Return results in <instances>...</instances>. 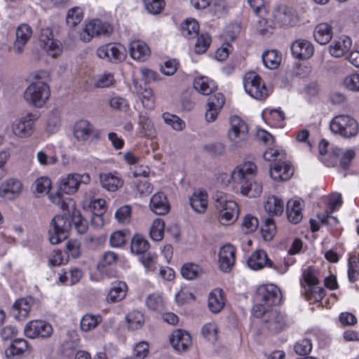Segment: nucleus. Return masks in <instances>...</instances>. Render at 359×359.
<instances>
[{"mask_svg": "<svg viewBox=\"0 0 359 359\" xmlns=\"http://www.w3.org/2000/svg\"><path fill=\"white\" fill-rule=\"evenodd\" d=\"M257 166L251 161H246L236 166L230 175H221L225 185L231 184L236 191L250 198L259 196L262 192V185L255 179Z\"/></svg>", "mask_w": 359, "mask_h": 359, "instance_id": "1", "label": "nucleus"}, {"mask_svg": "<svg viewBox=\"0 0 359 359\" xmlns=\"http://www.w3.org/2000/svg\"><path fill=\"white\" fill-rule=\"evenodd\" d=\"M49 74L46 71H39L34 74L35 79L25 89L24 98L30 105L41 108L49 99L50 90L47 82Z\"/></svg>", "mask_w": 359, "mask_h": 359, "instance_id": "2", "label": "nucleus"}, {"mask_svg": "<svg viewBox=\"0 0 359 359\" xmlns=\"http://www.w3.org/2000/svg\"><path fill=\"white\" fill-rule=\"evenodd\" d=\"M255 301L257 302L252 309L253 314L260 318L267 311L269 307L280 304L282 294L280 290L274 285L259 286L256 292Z\"/></svg>", "mask_w": 359, "mask_h": 359, "instance_id": "3", "label": "nucleus"}, {"mask_svg": "<svg viewBox=\"0 0 359 359\" xmlns=\"http://www.w3.org/2000/svg\"><path fill=\"white\" fill-rule=\"evenodd\" d=\"M91 178L88 173H69L60 180L59 189L55 195H50V201L57 205H61L65 209V203L62 201V194H74L79 189L81 184H88Z\"/></svg>", "mask_w": 359, "mask_h": 359, "instance_id": "4", "label": "nucleus"}, {"mask_svg": "<svg viewBox=\"0 0 359 359\" xmlns=\"http://www.w3.org/2000/svg\"><path fill=\"white\" fill-rule=\"evenodd\" d=\"M212 199L219 223L225 226L233 224L238 216L237 203L226 194L219 191L214 194Z\"/></svg>", "mask_w": 359, "mask_h": 359, "instance_id": "5", "label": "nucleus"}, {"mask_svg": "<svg viewBox=\"0 0 359 359\" xmlns=\"http://www.w3.org/2000/svg\"><path fill=\"white\" fill-rule=\"evenodd\" d=\"M229 125L227 138L230 148L236 149L243 147L249 136L248 124L241 117L234 115L229 118Z\"/></svg>", "mask_w": 359, "mask_h": 359, "instance_id": "6", "label": "nucleus"}, {"mask_svg": "<svg viewBox=\"0 0 359 359\" xmlns=\"http://www.w3.org/2000/svg\"><path fill=\"white\" fill-rule=\"evenodd\" d=\"M70 215V210H68ZM72 227V216L58 215L55 216L50 222L48 230L49 241L52 244L56 245L65 240Z\"/></svg>", "mask_w": 359, "mask_h": 359, "instance_id": "7", "label": "nucleus"}, {"mask_svg": "<svg viewBox=\"0 0 359 359\" xmlns=\"http://www.w3.org/2000/svg\"><path fill=\"white\" fill-rule=\"evenodd\" d=\"M303 282L301 283L304 289V294L306 300L313 302L321 301L325 294V291L318 286V279L313 269L308 268L303 271Z\"/></svg>", "mask_w": 359, "mask_h": 359, "instance_id": "8", "label": "nucleus"}, {"mask_svg": "<svg viewBox=\"0 0 359 359\" xmlns=\"http://www.w3.org/2000/svg\"><path fill=\"white\" fill-rule=\"evenodd\" d=\"M243 82L245 92L254 99L264 100L270 94L261 76L255 72H247Z\"/></svg>", "mask_w": 359, "mask_h": 359, "instance_id": "9", "label": "nucleus"}, {"mask_svg": "<svg viewBox=\"0 0 359 359\" xmlns=\"http://www.w3.org/2000/svg\"><path fill=\"white\" fill-rule=\"evenodd\" d=\"M332 133L339 134L344 137L355 136L358 131L356 121L349 115L339 114L335 116L330 123Z\"/></svg>", "mask_w": 359, "mask_h": 359, "instance_id": "10", "label": "nucleus"}, {"mask_svg": "<svg viewBox=\"0 0 359 359\" xmlns=\"http://www.w3.org/2000/svg\"><path fill=\"white\" fill-rule=\"evenodd\" d=\"M112 31L113 27L109 23L95 19L86 25L82 31L79 32V39L84 42H88L96 36H109Z\"/></svg>", "mask_w": 359, "mask_h": 359, "instance_id": "11", "label": "nucleus"}, {"mask_svg": "<svg viewBox=\"0 0 359 359\" xmlns=\"http://www.w3.org/2000/svg\"><path fill=\"white\" fill-rule=\"evenodd\" d=\"M39 118L37 114L28 113L16 119L12 124L14 135L20 138L30 137L34 132L35 122Z\"/></svg>", "mask_w": 359, "mask_h": 359, "instance_id": "12", "label": "nucleus"}, {"mask_svg": "<svg viewBox=\"0 0 359 359\" xmlns=\"http://www.w3.org/2000/svg\"><path fill=\"white\" fill-rule=\"evenodd\" d=\"M262 316L263 326L271 332H279L289 325L286 314L277 309L267 311Z\"/></svg>", "mask_w": 359, "mask_h": 359, "instance_id": "13", "label": "nucleus"}, {"mask_svg": "<svg viewBox=\"0 0 359 359\" xmlns=\"http://www.w3.org/2000/svg\"><path fill=\"white\" fill-rule=\"evenodd\" d=\"M25 334L31 339L48 338L53 333L52 325L41 320H32L24 328Z\"/></svg>", "mask_w": 359, "mask_h": 359, "instance_id": "14", "label": "nucleus"}, {"mask_svg": "<svg viewBox=\"0 0 359 359\" xmlns=\"http://www.w3.org/2000/svg\"><path fill=\"white\" fill-rule=\"evenodd\" d=\"M100 58L117 62L123 60L126 55V50L120 43H108L100 47L97 50Z\"/></svg>", "mask_w": 359, "mask_h": 359, "instance_id": "15", "label": "nucleus"}, {"mask_svg": "<svg viewBox=\"0 0 359 359\" xmlns=\"http://www.w3.org/2000/svg\"><path fill=\"white\" fill-rule=\"evenodd\" d=\"M39 41L41 46L52 57H55L60 54L62 51L60 43L59 41L53 39L51 29L48 27L41 29Z\"/></svg>", "mask_w": 359, "mask_h": 359, "instance_id": "16", "label": "nucleus"}, {"mask_svg": "<svg viewBox=\"0 0 359 359\" xmlns=\"http://www.w3.org/2000/svg\"><path fill=\"white\" fill-rule=\"evenodd\" d=\"M170 342L173 348L178 352H185L192 344V339L189 332L184 330H175L170 336Z\"/></svg>", "mask_w": 359, "mask_h": 359, "instance_id": "17", "label": "nucleus"}, {"mask_svg": "<svg viewBox=\"0 0 359 359\" xmlns=\"http://www.w3.org/2000/svg\"><path fill=\"white\" fill-rule=\"evenodd\" d=\"M32 36V29L26 24L20 25L15 32V40L13 43V50L16 54H21Z\"/></svg>", "mask_w": 359, "mask_h": 359, "instance_id": "18", "label": "nucleus"}, {"mask_svg": "<svg viewBox=\"0 0 359 359\" xmlns=\"http://www.w3.org/2000/svg\"><path fill=\"white\" fill-rule=\"evenodd\" d=\"M290 49L293 57L299 60H308L313 56L314 53L313 44L305 39L294 41L291 44Z\"/></svg>", "mask_w": 359, "mask_h": 359, "instance_id": "19", "label": "nucleus"}, {"mask_svg": "<svg viewBox=\"0 0 359 359\" xmlns=\"http://www.w3.org/2000/svg\"><path fill=\"white\" fill-rule=\"evenodd\" d=\"M236 249L231 244L222 246L219 252V267L224 272H229L235 263Z\"/></svg>", "mask_w": 359, "mask_h": 359, "instance_id": "20", "label": "nucleus"}, {"mask_svg": "<svg viewBox=\"0 0 359 359\" xmlns=\"http://www.w3.org/2000/svg\"><path fill=\"white\" fill-rule=\"evenodd\" d=\"M274 20L281 26H293L297 22V16L292 8L283 6L275 11Z\"/></svg>", "mask_w": 359, "mask_h": 359, "instance_id": "21", "label": "nucleus"}, {"mask_svg": "<svg viewBox=\"0 0 359 359\" xmlns=\"http://www.w3.org/2000/svg\"><path fill=\"white\" fill-rule=\"evenodd\" d=\"M34 302V301L32 297L16 300L11 309V315L18 320H25L28 316Z\"/></svg>", "mask_w": 359, "mask_h": 359, "instance_id": "22", "label": "nucleus"}, {"mask_svg": "<svg viewBox=\"0 0 359 359\" xmlns=\"http://www.w3.org/2000/svg\"><path fill=\"white\" fill-rule=\"evenodd\" d=\"M294 169L292 165L285 162H278L273 165H270V176L276 181H283L289 180L293 175Z\"/></svg>", "mask_w": 359, "mask_h": 359, "instance_id": "23", "label": "nucleus"}, {"mask_svg": "<svg viewBox=\"0 0 359 359\" xmlns=\"http://www.w3.org/2000/svg\"><path fill=\"white\" fill-rule=\"evenodd\" d=\"M149 207L154 213L158 215L167 214L170 208L168 198L163 192H158L151 196Z\"/></svg>", "mask_w": 359, "mask_h": 359, "instance_id": "24", "label": "nucleus"}, {"mask_svg": "<svg viewBox=\"0 0 359 359\" xmlns=\"http://www.w3.org/2000/svg\"><path fill=\"white\" fill-rule=\"evenodd\" d=\"M304 206V203L300 198L291 199L287 201L286 205V214L290 222L297 224L302 219V210Z\"/></svg>", "mask_w": 359, "mask_h": 359, "instance_id": "25", "label": "nucleus"}, {"mask_svg": "<svg viewBox=\"0 0 359 359\" xmlns=\"http://www.w3.org/2000/svg\"><path fill=\"white\" fill-rule=\"evenodd\" d=\"M22 189V183L15 179H8L0 186V197L13 199L17 197Z\"/></svg>", "mask_w": 359, "mask_h": 359, "instance_id": "26", "label": "nucleus"}, {"mask_svg": "<svg viewBox=\"0 0 359 359\" xmlns=\"http://www.w3.org/2000/svg\"><path fill=\"white\" fill-rule=\"evenodd\" d=\"M248 266L252 270L257 271L264 267L271 268L272 262L268 258L265 251L262 250L254 252L247 261Z\"/></svg>", "mask_w": 359, "mask_h": 359, "instance_id": "27", "label": "nucleus"}, {"mask_svg": "<svg viewBox=\"0 0 359 359\" xmlns=\"http://www.w3.org/2000/svg\"><path fill=\"white\" fill-rule=\"evenodd\" d=\"M129 51L131 57L140 62L145 61L150 55L149 48L141 40L132 41L130 43Z\"/></svg>", "mask_w": 359, "mask_h": 359, "instance_id": "28", "label": "nucleus"}, {"mask_svg": "<svg viewBox=\"0 0 359 359\" xmlns=\"http://www.w3.org/2000/svg\"><path fill=\"white\" fill-rule=\"evenodd\" d=\"M101 186L109 191H115L123 186V182L118 173L104 172L100 174Z\"/></svg>", "mask_w": 359, "mask_h": 359, "instance_id": "29", "label": "nucleus"}, {"mask_svg": "<svg viewBox=\"0 0 359 359\" xmlns=\"http://www.w3.org/2000/svg\"><path fill=\"white\" fill-rule=\"evenodd\" d=\"M93 126L87 120L77 121L74 127V135L78 141L85 142L94 134Z\"/></svg>", "mask_w": 359, "mask_h": 359, "instance_id": "30", "label": "nucleus"}, {"mask_svg": "<svg viewBox=\"0 0 359 359\" xmlns=\"http://www.w3.org/2000/svg\"><path fill=\"white\" fill-rule=\"evenodd\" d=\"M351 45L352 41L349 37L342 36L330 45L329 51L332 56L339 57L350 50Z\"/></svg>", "mask_w": 359, "mask_h": 359, "instance_id": "31", "label": "nucleus"}, {"mask_svg": "<svg viewBox=\"0 0 359 359\" xmlns=\"http://www.w3.org/2000/svg\"><path fill=\"white\" fill-rule=\"evenodd\" d=\"M189 203L196 212L204 213L208 206V194L203 190H196L190 197Z\"/></svg>", "mask_w": 359, "mask_h": 359, "instance_id": "32", "label": "nucleus"}, {"mask_svg": "<svg viewBox=\"0 0 359 359\" xmlns=\"http://www.w3.org/2000/svg\"><path fill=\"white\" fill-rule=\"evenodd\" d=\"M225 305L222 289H214L208 296V306L210 311L214 313L221 311Z\"/></svg>", "mask_w": 359, "mask_h": 359, "instance_id": "33", "label": "nucleus"}, {"mask_svg": "<svg viewBox=\"0 0 359 359\" xmlns=\"http://www.w3.org/2000/svg\"><path fill=\"white\" fill-rule=\"evenodd\" d=\"M332 27L327 23H320L318 25L313 32L315 40L322 45L329 43L332 38Z\"/></svg>", "mask_w": 359, "mask_h": 359, "instance_id": "34", "label": "nucleus"}, {"mask_svg": "<svg viewBox=\"0 0 359 359\" xmlns=\"http://www.w3.org/2000/svg\"><path fill=\"white\" fill-rule=\"evenodd\" d=\"M28 345L25 339H16L13 340L5 351V355L8 359H15L21 356L27 349Z\"/></svg>", "mask_w": 359, "mask_h": 359, "instance_id": "35", "label": "nucleus"}, {"mask_svg": "<svg viewBox=\"0 0 359 359\" xmlns=\"http://www.w3.org/2000/svg\"><path fill=\"white\" fill-rule=\"evenodd\" d=\"M194 87L199 93L208 95H210L216 88L215 83L206 76H199L194 79Z\"/></svg>", "mask_w": 359, "mask_h": 359, "instance_id": "36", "label": "nucleus"}, {"mask_svg": "<svg viewBox=\"0 0 359 359\" xmlns=\"http://www.w3.org/2000/svg\"><path fill=\"white\" fill-rule=\"evenodd\" d=\"M264 210L271 216L280 215L284 210V203L281 198L275 196H269L264 202Z\"/></svg>", "mask_w": 359, "mask_h": 359, "instance_id": "37", "label": "nucleus"}, {"mask_svg": "<svg viewBox=\"0 0 359 359\" xmlns=\"http://www.w3.org/2000/svg\"><path fill=\"white\" fill-rule=\"evenodd\" d=\"M128 287L126 283L120 281L113 285L107 297V302L115 303L122 300L126 295Z\"/></svg>", "mask_w": 359, "mask_h": 359, "instance_id": "38", "label": "nucleus"}, {"mask_svg": "<svg viewBox=\"0 0 359 359\" xmlns=\"http://www.w3.org/2000/svg\"><path fill=\"white\" fill-rule=\"evenodd\" d=\"M134 86L143 106L149 109L154 108V96L152 90L147 87L143 89L140 85H138L137 82H134Z\"/></svg>", "mask_w": 359, "mask_h": 359, "instance_id": "39", "label": "nucleus"}, {"mask_svg": "<svg viewBox=\"0 0 359 359\" xmlns=\"http://www.w3.org/2000/svg\"><path fill=\"white\" fill-rule=\"evenodd\" d=\"M203 273L201 267L194 263H185L181 268V274L187 280H194Z\"/></svg>", "mask_w": 359, "mask_h": 359, "instance_id": "40", "label": "nucleus"}, {"mask_svg": "<svg viewBox=\"0 0 359 359\" xmlns=\"http://www.w3.org/2000/svg\"><path fill=\"white\" fill-rule=\"evenodd\" d=\"M281 55L276 50H271L262 54V61L264 66L270 69H276L281 62Z\"/></svg>", "mask_w": 359, "mask_h": 359, "instance_id": "41", "label": "nucleus"}, {"mask_svg": "<svg viewBox=\"0 0 359 359\" xmlns=\"http://www.w3.org/2000/svg\"><path fill=\"white\" fill-rule=\"evenodd\" d=\"M199 25L195 19H187L181 25L182 34L187 39H194L198 35Z\"/></svg>", "mask_w": 359, "mask_h": 359, "instance_id": "42", "label": "nucleus"}, {"mask_svg": "<svg viewBox=\"0 0 359 359\" xmlns=\"http://www.w3.org/2000/svg\"><path fill=\"white\" fill-rule=\"evenodd\" d=\"M82 271L78 268H72L68 271H64L63 273H60L59 276V280L61 283L67 285H72L78 283L82 277Z\"/></svg>", "mask_w": 359, "mask_h": 359, "instance_id": "43", "label": "nucleus"}, {"mask_svg": "<svg viewBox=\"0 0 359 359\" xmlns=\"http://www.w3.org/2000/svg\"><path fill=\"white\" fill-rule=\"evenodd\" d=\"M102 316L100 315H93L91 313L85 314L80 322V326L82 331L88 332L95 329L101 322Z\"/></svg>", "mask_w": 359, "mask_h": 359, "instance_id": "44", "label": "nucleus"}, {"mask_svg": "<svg viewBox=\"0 0 359 359\" xmlns=\"http://www.w3.org/2000/svg\"><path fill=\"white\" fill-rule=\"evenodd\" d=\"M149 248L148 241L141 235H135L130 243V250L133 253L140 255L145 253Z\"/></svg>", "mask_w": 359, "mask_h": 359, "instance_id": "45", "label": "nucleus"}, {"mask_svg": "<svg viewBox=\"0 0 359 359\" xmlns=\"http://www.w3.org/2000/svg\"><path fill=\"white\" fill-rule=\"evenodd\" d=\"M126 320L128 323V328L132 330L140 329L144 323L143 314L139 311H132L127 314Z\"/></svg>", "mask_w": 359, "mask_h": 359, "instance_id": "46", "label": "nucleus"}, {"mask_svg": "<svg viewBox=\"0 0 359 359\" xmlns=\"http://www.w3.org/2000/svg\"><path fill=\"white\" fill-rule=\"evenodd\" d=\"M264 116L269 123L273 127L281 128L283 126V121L285 120V114L280 109H271L270 111H264Z\"/></svg>", "mask_w": 359, "mask_h": 359, "instance_id": "47", "label": "nucleus"}, {"mask_svg": "<svg viewBox=\"0 0 359 359\" xmlns=\"http://www.w3.org/2000/svg\"><path fill=\"white\" fill-rule=\"evenodd\" d=\"M72 223L74 224V227L77 232L80 234H83L87 231L88 223L87 221L81 215L79 210L72 208Z\"/></svg>", "mask_w": 359, "mask_h": 359, "instance_id": "48", "label": "nucleus"}, {"mask_svg": "<svg viewBox=\"0 0 359 359\" xmlns=\"http://www.w3.org/2000/svg\"><path fill=\"white\" fill-rule=\"evenodd\" d=\"M165 223L163 219L157 218L154 220L150 229V238L154 241H160L163 238Z\"/></svg>", "mask_w": 359, "mask_h": 359, "instance_id": "49", "label": "nucleus"}, {"mask_svg": "<svg viewBox=\"0 0 359 359\" xmlns=\"http://www.w3.org/2000/svg\"><path fill=\"white\" fill-rule=\"evenodd\" d=\"M83 18V10L80 7H74L69 9L67 14V25L70 27H74L79 24Z\"/></svg>", "mask_w": 359, "mask_h": 359, "instance_id": "50", "label": "nucleus"}, {"mask_svg": "<svg viewBox=\"0 0 359 359\" xmlns=\"http://www.w3.org/2000/svg\"><path fill=\"white\" fill-rule=\"evenodd\" d=\"M138 124L144 135L150 137L154 133V124L146 112H141L139 115Z\"/></svg>", "mask_w": 359, "mask_h": 359, "instance_id": "51", "label": "nucleus"}, {"mask_svg": "<svg viewBox=\"0 0 359 359\" xmlns=\"http://www.w3.org/2000/svg\"><path fill=\"white\" fill-rule=\"evenodd\" d=\"M36 160L41 166L54 165L57 162L55 154H50L47 149H41L36 153Z\"/></svg>", "mask_w": 359, "mask_h": 359, "instance_id": "52", "label": "nucleus"}, {"mask_svg": "<svg viewBox=\"0 0 359 359\" xmlns=\"http://www.w3.org/2000/svg\"><path fill=\"white\" fill-rule=\"evenodd\" d=\"M359 274V254L355 255L348 259V277L351 283L355 282Z\"/></svg>", "mask_w": 359, "mask_h": 359, "instance_id": "53", "label": "nucleus"}, {"mask_svg": "<svg viewBox=\"0 0 359 359\" xmlns=\"http://www.w3.org/2000/svg\"><path fill=\"white\" fill-rule=\"evenodd\" d=\"M146 305L150 310L161 311L164 309V300L156 293L151 294L146 299Z\"/></svg>", "mask_w": 359, "mask_h": 359, "instance_id": "54", "label": "nucleus"}, {"mask_svg": "<svg viewBox=\"0 0 359 359\" xmlns=\"http://www.w3.org/2000/svg\"><path fill=\"white\" fill-rule=\"evenodd\" d=\"M263 157L268 161H278L280 162L285 158V153L280 149L269 146L263 153Z\"/></svg>", "mask_w": 359, "mask_h": 359, "instance_id": "55", "label": "nucleus"}, {"mask_svg": "<svg viewBox=\"0 0 359 359\" xmlns=\"http://www.w3.org/2000/svg\"><path fill=\"white\" fill-rule=\"evenodd\" d=\"M259 225L258 219L257 217L252 215H246L242 221L241 230L245 233H250L254 232Z\"/></svg>", "mask_w": 359, "mask_h": 359, "instance_id": "56", "label": "nucleus"}, {"mask_svg": "<svg viewBox=\"0 0 359 359\" xmlns=\"http://www.w3.org/2000/svg\"><path fill=\"white\" fill-rule=\"evenodd\" d=\"M165 123L175 130H182L185 127L184 122L177 116L169 113H163L162 115Z\"/></svg>", "mask_w": 359, "mask_h": 359, "instance_id": "57", "label": "nucleus"}, {"mask_svg": "<svg viewBox=\"0 0 359 359\" xmlns=\"http://www.w3.org/2000/svg\"><path fill=\"white\" fill-rule=\"evenodd\" d=\"M212 39L208 33L199 35L195 44V51L197 53H204L210 46Z\"/></svg>", "mask_w": 359, "mask_h": 359, "instance_id": "58", "label": "nucleus"}, {"mask_svg": "<svg viewBox=\"0 0 359 359\" xmlns=\"http://www.w3.org/2000/svg\"><path fill=\"white\" fill-rule=\"evenodd\" d=\"M144 4L147 11L154 15L160 13L165 5L164 0H144Z\"/></svg>", "mask_w": 359, "mask_h": 359, "instance_id": "59", "label": "nucleus"}, {"mask_svg": "<svg viewBox=\"0 0 359 359\" xmlns=\"http://www.w3.org/2000/svg\"><path fill=\"white\" fill-rule=\"evenodd\" d=\"M262 237L264 241H271L276 231V226L273 219L266 218L264 224L261 229Z\"/></svg>", "mask_w": 359, "mask_h": 359, "instance_id": "60", "label": "nucleus"}, {"mask_svg": "<svg viewBox=\"0 0 359 359\" xmlns=\"http://www.w3.org/2000/svg\"><path fill=\"white\" fill-rule=\"evenodd\" d=\"M312 349V343L309 339H303L298 341L294 346L295 353L300 355L309 354Z\"/></svg>", "mask_w": 359, "mask_h": 359, "instance_id": "61", "label": "nucleus"}, {"mask_svg": "<svg viewBox=\"0 0 359 359\" xmlns=\"http://www.w3.org/2000/svg\"><path fill=\"white\" fill-rule=\"evenodd\" d=\"M115 217L119 223H128L131 217L130 207L127 205L120 207L115 212Z\"/></svg>", "mask_w": 359, "mask_h": 359, "instance_id": "62", "label": "nucleus"}, {"mask_svg": "<svg viewBox=\"0 0 359 359\" xmlns=\"http://www.w3.org/2000/svg\"><path fill=\"white\" fill-rule=\"evenodd\" d=\"M117 259L116 255L113 252H105L101 260L99 262L97 265V269L103 272L104 269L107 266H111L116 263Z\"/></svg>", "mask_w": 359, "mask_h": 359, "instance_id": "63", "label": "nucleus"}, {"mask_svg": "<svg viewBox=\"0 0 359 359\" xmlns=\"http://www.w3.org/2000/svg\"><path fill=\"white\" fill-rule=\"evenodd\" d=\"M344 85L350 90L359 91V74H352L346 76Z\"/></svg>", "mask_w": 359, "mask_h": 359, "instance_id": "64", "label": "nucleus"}]
</instances>
